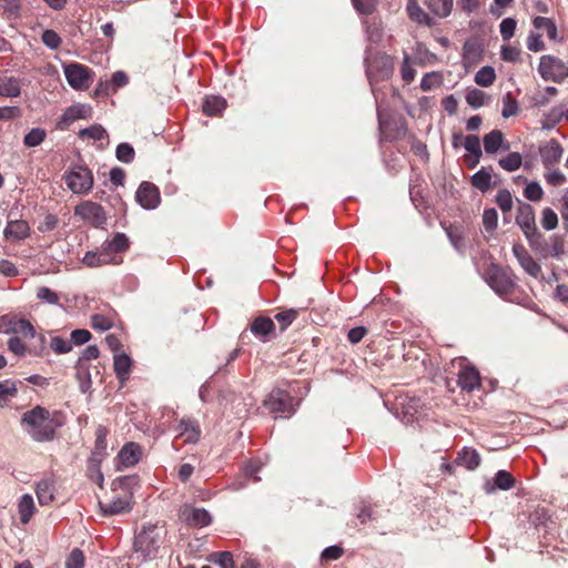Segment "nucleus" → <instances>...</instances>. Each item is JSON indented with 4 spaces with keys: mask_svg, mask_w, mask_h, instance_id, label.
<instances>
[{
    "mask_svg": "<svg viewBox=\"0 0 568 568\" xmlns=\"http://www.w3.org/2000/svg\"><path fill=\"white\" fill-rule=\"evenodd\" d=\"M21 424L24 432L36 442H50L54 438L58 425L50 412L41 406L23 413Z\"/></svg>",
    "mask_w": 568,
    "mask_h": 568,
    "instance_id": "obj_1",
    "label": "nucleus"
},
{
    "mask_svg": "<svg viewBox=\"0 0 568 568\" xmlns=\"http://www.w3.org/2000/svg\"><path fill=\"white\" fill-rule=\"evenodd\" d=\"M162 544V529L155 525H143L135 535L131 560L148 561L158 556Z\"/></svg>",
    "mask_w": 568,
    "mask_h": 568,
    "instance_id": "obj_2",
    "label": "nucleus"
},
{
    "mask_svg": "<svg viewBox=\"0 0 568 568\" xmlns=\"http://www.w3.org/2000/svg\"><path fill=\"white\" fill-rule=\"evenodd\" d=\"M366 74L371 84L390 78L394 72V58L384 52H376L365 58Z\"/></svg>",
    "mask_w": 568,
    "mask_h": 568,
    "instance_id": "obj_3",
    "label": "nucleus"
},
{
    "mask_svg": "<svg viewBox=\"0 0 568 568\" xmlns=\"http://www.w3.org/2000/svg\"><path fill=\"white\" fill-rule=\"evenodd\" d=\"M538 72L546 81L561 83L568 78V65L552 55H542L539 61Z\"/></svg>",
    "mask_w": 568,
    "mask_h": 568,
    "instance_id": "obj_4",
    "label": "nucleus"
},
{
    "mask_svg": "<svg viewBox=\"0 0 568 568\" xmlns=\"http://www.w3.org/2000/svg\"><path fill=\"white\" fill-rule=\"evenodd\" d=\"M74 214L94 227H103L108 220L104 209L92 201H85L77 205Z\"/></svg>",
    "mask_w": 568,
    "mask_h": 568,
    "instance_id": "obj_5",
    "label": "nucleus"
},
{
    "mask_svg": "<svg viewBox=\"0 0 568 568\" xmlns=\"http://www.w3.org/2000/svg\"><path fill=\"white\" fill-rule=\"evenodd\" d=\"M486 282L498 295L508 294L515 287L509 272L497 265H491L488 270Z\"/></svg>",
    "mask_w": 568,
    "mask_h": 568,
    "instance_id": "obj_6",
    "label": "nucleus"
},
{
    "mask_svg": "<svg viewBox=\"0 0 568 568\" xmlns=\"http://www.w3.org/2000/svg\"><path fill=\"white\" fill-rule=\"evenodd\" d=\"M65 182L73 193L82 194L92 189L93 176L88 168L77 166L65 176Z\"/></svg>",
    "mask_w": 568,
    "mask_h": 568,
    "instance_id": "obj_7",
    "label": "nucleus"
},
{
    "mask_svg": "<svg viewBox=\"0 0 568 568\" xmlns=\"http://www.w3.org/2000/svg\"><path fill=\"white\" fill-rule=\"evenodd\" d=\"M64 75L74 90L88 89L92 82L91 70L79 63H70L64 67Z\"/></svg>",
    "mask_w": 568,
    "mask_h": 568,
    "instance_id": "obj_8",
    "label": "nucleus"
},
{
    "mask_svg": "<svg viewBox=\"0 0 568 568\" xmlns=\"http://www.w3.org/2000/svg\"><path fill=\"white\" fill-rule=\"evenodd\" d=\"M516 222L520 226L527 240L532 243L534 239L538 235V231L535 222V212L530 204H520L516 215Z\"/></svg>",
    "mask_w": 568,
    "mask_h": 568,
    "instance_id": "obj_9",
    "label": "nucleus"
},
{
    "mask_svg": "<svg viewBox=\"0 0 568 568\" xmlns=\"http://www.w3.org/2000/svg\"><path fill=\"white\" fill-rule=\"evenodd\" d=\"M135 200L143 209L154 210L161 201L160 191L153 183L144 181L136 190Z\"/></svg>",
    "mask_w": 568,
    "mask_h": 568,
    "instance_id": "obj_10",
    "label": "nucleus"
},
{
    "mask_svg": "<svg viewBox=\"0 0 568 568\" xmlns=\"http://www.w3.org/2000/svg\"><path fill=\"white\" fill-rule=\"evenodd\" d=\"M180 519L191 527L202 528L211 524L212 517L204 508L184 505L180 509Z\"/></svg>",
    "mask_w": 568,
    "mask_h": 568,
    "instance_id": "obj_11",
    "label": "nucleus"
},
{
    "mask_svg": "<svg viewBox=\"0 0 568 568\" xmlns=\"http://www.w3.org/2000/svg\"><path fill=\"white\" fill-rule=\"evenodd\" d=\"M264 405L272 413H293V397L282 389L273 390L264 400Z\"/></svg>",
    "mask_w": 568,
    "mask_h": 568,
    "instance_id": "obj_12",
    "label": "nucleus"
},
{
    "mask_svg": "<svg viewBox=\"0 0 568 568\" xmlns=\"http://www.w3.org/2000/svg\"><path fill=\"white\" fill-rule=\"evenodd\" d=\"M513 253L519 265L525 270L527 274L534 278L541 277V266L534 260V257L529 254L523 244H514Z\"/></svg>",
    "mask_w": 568,
    "mask_h": 568,
    "instance_id": "obj_13",
    "label": "nucleus"
},
{
    "mask_svg": "<svg viewBox=\"0 0 568 568\" xmlns=\"http://www.w3.org/2000/svg\"><path fill=\"white\" fill-rule=\"evenodd\" d=\"M564 153V149L557 140H550L539 148L542 165L547 169L557 164Z\"/></svg>",
    "mask_w": 568,
    "mask_h": 568,
    "instance_id": "obj_14",
    "label": "nucleus"
},
{
    "mask_svg": "<svg viewBox=\"0 0 568 568\" xmlns=\"http://www.w3.org/2000/svg\"><path fill=\"white\" fill-rule=\"evenodd\" d=\"M7 241H22L30 236V225L24 220H12L7 223L3 230Z\"/></svg>",
    "mask_w": 568,
    "mask_h": 568,
    "instance_id": "obj_15",
    "label": "nucleus"
},
{
    "mask_svg": "<svg viewBox=\"0 0 568 568\" xmlns=\"http://www.w3.org/2000/svg\"><path fill=\"white\" fill-rule=\"evenodd\" d=\"M458 386L463 390L473 392L475 388L480 386L479 373L474 367H464L458 374Z\"/></svg>",
    "mask_w": 568,
    "mask_h": 568,
    "instance_id": "obj_16",
    "label": "nucleus"
},
{
    "mask_svg": "<svg viewBox=\"0 0 568 568\" xmlns=\"http://www.w3.org/2000/svg\"><path fill=\"white\" fill-rule=\"evenodd\" d=\"M104 516H113L129 513L132 509L130 500L125 497H115L110 503H99Z\"/></svg>",
    "mask_w": 568,
    "mask_h": 568,
    "instance_id": "obj_17",
    "label": "nucleus"
},
{
    "mask_svg": "<svg viewBox=\"0 0 568 568\" xmlns=\"http://www.w3.org/2000/svg\"><path fill=\"white\" fill-rule=\"evenodd\" d=\"M141 454H142V452H141L140 445L131 442V443L125 444L121 448V450L118 455V458L122 466L131 467L139 463V460L141 458Z\"/></svg>",
    "mask_w": 568,
    "mask_h": 568,
    "instance_id": "obj_18",
    "label": "nucleus"
},
{
    "mask_svg": "<svg viewBox=\"0 0 568 568\" xmlns=\"http://www.w3.org/2000/svg\"><path fill=\"white\" fill-rule=\"evenodd\" d=\"M21 80L8 75H0V95L4 98H17L21 94Z\"/></svg>",
    "mask_w": 568,
    "mask_h": 568,
    "instance_id": "obj_19",
    "label": "nucleus"
},
{
    "mask_svg": "<svg viewBox=\"0 0 568 568\" xmlns=\"http://www.w3.org/2000/svg\"><path fill=\"white\" fill-rule=\"evenodd\" d=\"M132 361L125 353L114 354L113 367L114 373L121 384H124L129 379L131 372Z\"/></svg>",
    "mask_w": 568,
    "mask_h": 568,
    "instance_id": "obj_20",
    "label": "nucleus"
},
{
    "mask_svg": "<svg viewBox=\"0 0 568 568\" xmlns=\"http://www.w3.org/2000/svg\"><path fill=\"white\" fill-rule=\"evenodd\" d=\"M54 481L51 479H42L37 484L36 494L40 505H49L54 499Z\"/></svg>",
    "mask_w": 568,
    "mask_h": 568,
    "instance_id": "obj_21",
    "label": "nucleus"
},
{
    "mask_svg": "<svg viewBox=\"0 0 568 568\" xmlns=\"http://www.w3.org/2000/svg\"><path fill=\"white\" fill-rule=\"evenodd\" d=\"M455 463L465 466L469 470H474L480 464V456L476 449L465 447L458 453Z\"/></svg>",
    "mask_w": 568,
    "mask_h": 568,
    "instance_id": "obj_22",
    "label": "nucleus"
},
{
    "mask_svg": "<svg viewBox=\"0 0 568 568\" xmlns=\"http://www.w3.org/2000/svg\"><path fill=\"white\" fill-rule=\"evenodd\" d=\"M504 134L499 130H493L483 139L484 149L487 153H496L501 146L505 150L509 149L508 144L504 145Z\"/></svg>",
    "mask_w": 568,
    "mask_h": 568,
    "instance_id": "obj_23",
    "label": "nucleus"
},
{
    "mask_svg": "<svg viewBox=\"0 0 568 568\" xmlns=\"http://www.w3.org/2000/svg\"><path fill=\"white\" fill-rule=\"evenodd\" d=\"M274 329V322L265 316L256 317L251 324V332L257 337H263V341H265V337L271 335Z\"/></svg>",
    "mask_w": 568,
    "mask_h": 568,
    "instance_id": "obj_24",
    "label": "nucleus"
},
{
    "mask_svg": "<svg viewBox=\"0 0 568 568\" xmlns=\"http://www.w3.org/2000/svg\"><path fill=\"white\" fill-rule=\"evenodd\" d=\"M515 479L514 477L506 470H498L495 475L494 485L490 483L485 484L486 493H493L495 488H499L501 490H508L514 487Z\"/></svg>",
    "mask_w": 568,
    "mask_h": 568,
    "instance_id": "obj_25",
    "label": "nucleus"
},
{
    "mask_svg": "<svg viewBox=\"0 0 568 568\" xmlns=\"http://www.w3.org/2000/svg\"><path fill=\"white\" fill-rule=\"evenodd\" d=\"M91 106L87 104H73L69 106L62 119L64 122L70 123L78 119H88L91 115Z\"/></svg>",
    "mask_w": 568,
    "mask_h": 568,
    "instance_id": "obj_26",
    "label": "nucleus"
},
{
    "mask_svg": "<svg viewBox=\"0 0 568 568\" xmlns=\"http://www.w3.org/2000/svg\"><path fill=\"white\" fill-rule=\"evenodd\" d=\"M34 509H36V507H34V501H33L32 496L29 494H24L20 498L19 505H18L20 520L22 524L29 523V520L31 519V517L34 513Z\"/></svg>",
    "mask_w": 568,
    "mask_h": 568,
    "instance_id": "obj_27",
    "label": "nucleus"
},
{
    "mask_svg": "<svg viewBox=\"0 0 568 568\" xmlns=\"http://www.w3.org/2000/svg\"><path fill=\"white\" fill-rule=\"evenodd\" d=\"M491 168H481L471 176V184L481 192H486L490 187Z\"/></svg>",
    "mask_w": 568,
    "mask_h": 568,
    "instance_id": "obj_28",
    "label": "nucleus"
},
{
    "mask_svg": "<svg viewBox=\"0 0 568 568\" xmlns=\"http://www.w3.org/2000/svg\"><path fill=\"white\" fill-rule=\"evenodd\" d=\"M226 106V101L222 97H206L203 103V112L207 115H217Z\"/></svg>",
    "mask_w": 568,
    "mask_h": 568,
    "instance_id": "obj_29",
    "label": "nucleus"
},
{
    "mask_svg": "<svg viewBox=\"0 0 568 568\" xmlns=\"http://www.w3.org/2000/svg\"><path fill=\"white\" fill-rule=\"evenodd\" d=\"M428 9L439 18H446L452 13L453 0H427Z\"/></svg>",
    "mask_w": 568,
    "mask_h": 568,
    "instance_id": "obj_30",
    "label": "nucleus"
},
{
    "mask_svg": "<svg viewBox=\"0 0 568 568\" xmlns=\"http://www.w3.org/2000/svg\"><path fill=\"white\" fill-rule=\"evenodd\" d=\"M18 395V388L12 381L0 382V407H4L12 398Z\"/></svg>",
    "mask_w": 568,
    "mask_h": 568,
    "instance_id": "obj_31",
    "label": "nucleus"
},
{
    "mask_svg": "<svg viewBox=\"0 0 568 568\" xmlns=\"http://www.w3.org/2000/svg\"><path fill=\"white\" fill-rule=\"evenodd\" d=\"M11 331L13 334L28 338H33L36 335L33 325L24 318L14 317L13 327H11Z\"/></svg>",
    "mask_w": 568,
    "mask_h": 568,
    "instance_id": "obj_32",
    "label": "nucleus"
},
{
    "mask_svg": "<svg viewBox=\"0 0 568 568\" xmlns=\"http://www.w3.org/2000/svg\"><path fill=\"white\" fill-rule=\"evenodd\" d=\"M496 80V73L493 67L485 65L475 74V82L480 87H489Z\"/></svg>",
    "mask_w": 568,
    "mask_h": 568,
    "instance_id": "obj_33",
    "label": "nucleus"
},
{
    "mask_svg": "<svg viewBox=\"0 0 568 568\" xmlns=\"http://www.w3.org/2000/svg\"><path fill=\"white\" fill-rule=\"evenodd\" d=\"M407 11L409 17L417 21L418 23H424L429 26L430 18L428 14L418 6L416 0H408Z\"/></svg>",
    "mask_w": 568,
    "mask_h": 568,
    "instance_id": "obj_34",
    "label": "nucleus"
},
{
    "mask_svg": "<svg viewBox=\"0 0 568 568\" xmlns=\"http://www.w3.org/2000/svg\"><path fill=\"white\" fill-rule=\"evenodd\" d=\"M47 136L45 130L41 128L31 129L23 138V144L28 148L40 145Z\"/></svg>",
    "mask_w": 568,
    "mask_h": 568,
    "instance_id": "obj_35",
    "label": "nucleus"
},
{
    "mask_svg": "<svg viewBox=\"0 0 568 568\" xmlns=\"http://www.w3.org/2000/svg\"><path fill=\"white\" fill-rule=\"evenodd\" d=\"M464 146L469 153H471L475 156V160L471 164V168H474L476 164H478L481 156L479 138L477 135H467L465 138Z\"/></svg>",
    "mask_w": 568,
    "mask_h": 568,
    "instance_id": "obj_36",
    "label": "nucleus"
},
{
    "mask_svg": "<svg viewBox=\"0 0 568 568\" xmlns=\"http://www.w3.org/2000/svg\"><path fill=\"white\" fill-rule=\"evenodd\" d=\"M498 163L504 170L513 172L520 168L523 158L520 153L511 152L507 156L501 158Z\"/></svg>",
    "mask_w": 568,
    "mask_h": 568,
    "instance_id": "obj_37",
    "label": "nucleus"
},
{
    "mask_svg": "<svg viewBox=\"0 0 568 568\" xmlns=\"http://www.w3.org/2000/svg\"><path fill=\"white\" fill-rule=\"evenodd\" d=\"M104 245L106 246V251H110L114 254L126 250L129 246V241L123 233H116L114 237L111 241L105 242Z\"/></svg>",
    "mask_w": 568,
    "mask_h": 568,
    "instance_id": "obj_38",
    "label": "nucleus"
},
{
    "mask_svg": "<svg viewBox=\"0 0 568 568\" xmlns=\"http://www.w3.org/2000/svg\"><path fill=\"white\" fill-rule=\"evenodd\" d=\"M532 24L536 29H545L550 39L556 40L557 38V27L552 20L545 17H536L532 21Z\"/></svg>",
    "mask_w": 568,
    "mask_h": 568,
    "instance_id": "obj_39",
    "label": "nucleus"
},
{
    "mask_svg": "<svg viewBox=\"0 0 568 568\" xmlns=\"http://www.w3.org/2000/svg\"><path fill=\"white\" fill-rule=\"evenodd\" d=\"M116 159L123 163H131L134 160V149L130 143L123 142L116 146Z\"/></svg>",
    "mask_w": 568,
    "mask_h": 568,
    "instance_id": "obj_40",
    "label": "nucleus"
},
{
    "mask_svg": "<svg viewBox=\"0 0 568 568\" xmlns=\"http://www.w3.org/2000/svg\"><path fill=\"white\" fill-rule=\"evenodd\" d=\"M540 223H541V226L547 231H551V230L556 229L558 225L557 213L550 207H545L542 210V216H541Z\"/></svg>",
    "mask_w": 568,
    "mask_h": 568,
    "instance_id": "obj_41",
    "label": "nucleus"
},
{
    "mask_svg": "<svg viewBox=\"0 0 568 568\" xmlns=\"http://www.w3.org/2000/svg\"><path fill=\"white\" fill-rule=\"evenodd\" d=\"M517 112H518L517 101L513 98V95L510 93H507L503 98V111H501L503 118L507 119V118L514 116L517 114Z\"/></svg>",
    "mask_w": 568,
    "mask_h": 568,
    "instance_id": "obj_42",
    "label": "nucleus"
},
{
    "mask_svg": "<svg viewBox=\"0 0 568 568\" xmlns=\"http://www.w3.org/2000/svg\"><path fill=\"white\" fill-rule=\"evenodd\" d=\"M524 195L529 201H540L544 196V191L538 182H529L525 190Z\"/></svg>",
    "mask_w": 568,
    "mask_h": 568,
    "instance_id": "obj_43",
    "label": "nucleus"
},
{
    "mask_svg": "<svg viewBox=\"0 0 568 568\" xmlns=\"http://www.w3.org/2000/svg\"><path fill=\"white\" fill-rule=\"evenodd\" d=\"M91 326L98 331H109L113 326V321L102 314H94L91 316Z\"/></svg>",
    "mask_w": 568,
    "mask_h": 568,
    "instance_id": "obj_44",
    "label": "nucleus"
},
{
    "mask_svg": "<svg viewBox=\"0 0 568 568\" xmlns=\"http://www.w3.org/2000/svg\"><path fill=\"white\" fill-rule=\"evenodd\" d=\"M75 377L79 382V387L82 393H88L91 388V375L88 368H84L83 366L78 367Z\"/></svg>",
    "mask_w": 568,
    "mask_h": 568,
    "instance_id": "obj_45",
    "label": "nucleus"
},
{
    "mask_svg": "<svg viewBox=\"0 0 568 568\" xmlns=\"http://www.w3.org/2000/svg\"><path fill=\"white\" fill-rule=\"evenodd\" d=\"M485 98H486V94H485L484 91L478 90V89H473V90L467 92V94H466V102L470 106H473L475 109H478V108L484 105Z\"/></svg>",
    "mask_w": 568,
    "mask_h": 568,
    "instance_id": "obj_46",
    "label": "nucleus"
},
{
    "mask_svg": "<svg viewBox=\"0 0 568 568\" xmlns=\"http://www.w3.org/2000/svg\"><path fill=\"white\" fill-rule=\"evenodd\" d=\"M366 34H367V40L371 43L379 44L383 40L384 32H383V29L379 23L373 22L367 26Z\"/></svg>",
    "mask_w": 568,
    "mask_h": 568,
    "instance_id": "obj_47",
    "label": "nucleus"
},
{
    "mask_svg": "<svg viewBox=\"0 0 568 568\" xmlns=\"http://www.w3.org/2000/svg\"><path fill=\"white\" fill-rule=\"evenodd\" d=\"M42 42L51 50H57L61 45L60 36L53 30H45L41 37Z\"/></svg>",
    "mask_w": 568,
    "mask_h": 568,
    "instance_id": "obj_48",
    "label": "nucleus"
},
{
    "mask_svg": "<svg viewBox=\"0 0 568 568\" xmlns=\"http://www.w3.org/2000/svg\"><path fill=\"white\" fill-rule=\"evenodd\" d=\"M516 26V20L513 18H506L500 22L499 31L503 40L508 41L510 38H513Z\"/></svg>",
    "mask_w": 568,
    "mask_h": 568,
    "instance_id": "obj_49",
    "label": "nucleus"
},
{
    "mask_svg": "<svg viewBox=\"0 0 568 568\" xmlns=\"http://www.w3.org/2000/svg\"><path fill=\"white\" fill-rule=\"evenodd\" d=\"M84 555L79 548H74L65 561V568H83Z\"/></svg>",
    "mask_w": 568,
    "mask_h": 568,
    "instance_id": "obj_50",
    "label": "nucleus"
},
{
    "mask_svg": "<svg viewBox=\"0 0 568 568\" xmlns=\"http://www.w3.org/2000/svg\"><path fill=\"white\" fill-rule=\"evenodd\" d=\"M400 74H402L403 80L406 83L413 82L415 79V75H416V71L413 68V65L410 63V59L407 53H404V59H403V63H402V68H400Z\"/></svg>",
    "mask_w": 568,
    "mask_h": 568,
    "instance_id": "obj_51",
    "label": "nucleus"
},
{
    "mask_svg": "<svg viewBox=\"0 0 568 568\" xmlns=\"http://www.w3.org/2000/svg\"><path fill=\"white\" fill-rule=\"evenodd\" d=\"M498 213L495 209H487L483 214V224L487 232H493L497 227Z\"/></svg>",
    "mask_w": 568,
    "mask_h": 568,
    "instance_id": "obj_52",
    "label": "nucleus"
},
{
    "mask_svg": "<svg viewBox=\"0 0 568 568\" xmlns=\"http://www.w3.org/2000/svg\"><path fill=\"white\" fill-rule=\"evenodd\" d=\"M37 297L50 305L59 304L58 294L47 286H41L37 290Z\"/></svg>",
    "mask_w": 568,
    "mask_h": 568,
    "instance_id": "obj_53",
    "label": "nucleus"
},
{
    "mask_svg": "<svg viewBox=\"0 0 568 568\" xmlns=\"http://www.w3.org/2000/svg\"><path fill=\"white\" fill-rule=\"evenodd\" d=\"M296 316H297V311L290 308V310L283 311L281 313H277L275 315V320L281 324V329L284 331L293 323V321L296 318Z\"/></svg>",
    "mask_w": 568,
    "mask_h": 568,
    "instance_id": "obj_54",
    "label": "nucleus"
},
{
    "mask_svg": "<svg viewBox=\"0 0 568 568\" xmlns=\"http://www.w3.org/2000/svg\"><path fill=\"white\" fill-rule=\"evenodd\" d=\"M0 7L8 14V18H18L21 8L20 0H0Z\"/></svg>",
    "mask_w": 568,
    "mask_h": 568,
    "instance_id": "obj_55",
    "label": "nucleus"
},
{
    "mask_svg": "<svg viewBox=\"0 0 568 568\" xmlns=\"http://www.w3.org/2000/svg\"><path fill=\"white\" fill-rule=\"evenodd\" d=\"M496 202L503 212H509L513 209V196L508 190L499 191Z\"/></svg>",
    "mask_w": 568,
    "mask_h": 568,
    "instance_id": "obj_56",
    "label": "nucleus"
},
{
    "mask_svg": "<svg viewBox=\"0 0 568 568\" xmlns=\"http://www.w3.org/2000/svg\"><path fill=\"white\" fill-rule=\"evenodd\" d=\"M81 136H89L94 141H100L106 136V131L101 125H92L80 131Z\"/></svg>",
    "mask_w": 568,
    "mask_h": 568,
    "instance_id": "obj_57",
    "label": "nucleus"
},
{
    "mask_svg": "<svg viewBox=\"0 0 568 568\" xmlns=\"http://www.w3.org/2000/svg\"><path fill=\"white\" fill-rule=\"evenodd\" d=\"M544 176L546 182L552 186H559L566 182L565 174L558 169L546 172Z\"/></svg>",
    "mask_w": 568,
    "mask_h": 568,
    "instance_id": "obj_58",
    "label": "nucleus"
},
{
    "mask_svg": "<svg viewBox=\"0 0 568 568\" xmlns=\"http://www.w3.org/2000/svg\"><path fill=\"white\" fill-rule=\"evenodd\" d=\"M356 11L362 14H371L376 7L377 0H352Z\"/></svg>",
    "mask_w": 568,
    "mask_h": 568,
    "instance_id": "obj_59",
    "label": "nucleus"
},
{
    "mask_svg": "<svg viewBox=\"0 0 568 568\" xmlns=\"http://www.w3.org/2000/svg\"><path fill=\"white\" fill-rule=\"evenodd\" d=\"M50 346L57 354H65L72 349L71 343L59 336L51 339Z\"/></svg>",
    "mask_w": 568,
    "mask_h": 568,
    "instance_id": "obj_60",
    "label": "nucleus"
},
{
    "mask_svg": "<svg viewBox=\"0 0 568 568\" xmlns=\"http://www.w3.org/2000/svg\"><path fill=\"white\" fill-rule=\"evenodd\" d=\"M180 426L183 428V432L185 434H187V438H186L187 442H196L197 440V438L200 436V432L197 429V426L193 422L182 420Z\"/></svg>",
    "mask_w": 568,
    "mask_h": 568,
    "instance_id": "obj_61",
    "label": "nucleus"
},
{
    "mask_svg": "<svg viewBox=\"0 0 568 568\" xmlns=\"http://www.w3.org/2000/svg\"><path fill=\"white\" fill-rule=\"evenodd\" d=\"M527 48L532 52H539L545 48L541 36L538 33H530L527 39Z\"/></svg>",
    "mask_w": 568,
    "mask_h": 568,
    "instance_id": "obj_62",
    "label": "nucleus"
},
{
    "mask_svg": "<svg viewBox=\"0 0 568 568\" xmlns=\"http://www.w3.org/2000/svg\"><path fill=\"white\" fill-rule=\"evenodd\" d=\"M520 50L516 47L507 45L501 49V59L507 62H516L519 60Z\"/></svg>",
    "mask_w": 568,
    "mask_h": 568,
    "instance_id": "obj_63",
    "label": "nucleus"
},
{
    "mask_svg": "<svg viewBox=\"0 0 568 568\" xmlns=\"http://www.w3.org/2000/svg\"><path fill=\"white\" fill-rule=\"evenodd\" d=\"M216 557L215 562L221 568H234L233 556L229 551H222L214 555Z\"/></svg>",
    "mask_w": 568,
    "mask_h": 568,
    "instance_id": "obj_64",
    "label": "nucleus"
}]
</instances>
